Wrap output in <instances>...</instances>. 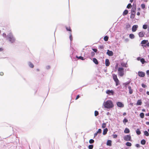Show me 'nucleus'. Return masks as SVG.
I'll list each match as a JSON object with an SVG mask.
<instances>
[{
	"instance_id": "obj_1",
	"label": "nucleus",
	"mask_w": 149,
	"mask_h": 149,
	"mask_svg": "<svg viewBox=\"0 0 149 149\" xmlns=\"http://www.w3.org/2000/svg\"><path fill=\"white\" fill-rule=\"evenodd\" d=\"M103 105L104 108L107 109H111L114 107L113 102L111 100H108L104 102L103 103Z\"/></svg>"
},
{
	"instance_id": "obj_2",
	"label": "nucleus",
	"mask_w": 149,
	"mask_h": 149,
	"mask_svg": "<svg viewBox=\"0 0 149 149\" xmlns=\"http://www.w3.org/2000/svg\"><path fill=\"white\" fill-rule=\"evenodd\" d=\"M7 37L9 39V41L11 42H13L15 40L14 37L11 33H10L8 35Z\"/></svg>"
},
{
	"instance_id": "obj_3",
	"label": "nucleus",
	"mask_w": 149,
	"mask_h": 149,
	"mask_svg": "<svg viewBox=\"0 0 149 149\" xmlns=\"http://www.w3.org/2000/svg\"><path fill=\"white\" fill-rule=\"evenodd\" d=\"M118 75L122 77L124 75V70L122 68H119L118 69Z\"/></svg>"
},
{
	"instance_id": "obj_4",
	"label": "nucleus",
	"mask_w": 149,
	"mask_h": 149,
	"mask_svg": "<svg viewBox=\"0 0 149 149\" xmlns=\"http://www.w3.org/2000/svg\"><path fill=\"white\" fill-rule=\"evenodd\" d=\"M113 78L116 83V85L117 86L119 84V81L117 78V76L116 74H113L112 75Z\"/></svg>"
},
{
	"instance_id": "obj_5",
	"label": "nucleus",
	"mask_w": 149,
	"mask_h": 149,
	"mask_svg": "<svg viewBox=\"0 0 149 149\" xmlns=\"http://www.w3.org/2000/svg\"><path fill=\"white\" fill-rule=\"evenodd\" d=\"M123 139L126 141H130L131 140V137L130 135H127L123 137Z\"/></svg>"
},
{
	"instance_id": "obj_6",
	"label": "nucleus",
	"mask_w": 149,
	"mask_h": 149,
	"mask_svg": "<svg viewBox=\"0 0 149 149\" xmlns=\"http://www.w3.org/2000/svg\"><path fill=\"white\" fill-rule=\"evenodd\" d=\"M116 104L118 107H124V104L122 102H118L116 103Z\"/></svg>"
},
{
	"instance_id": "obj_7",
	"label": "nucleus",
	"mask_w": 149,
	"mask_h": 149,
	"mask_svg": "<svg viewBox=\"0 0 149 149\" xmlns=\"http://www.w3.org/2000/svg\"><path fill=\"white\" fill-rule=\"evenodd\" d=\"M106 93L109 95H113L114 91L112 90H107L106 91Z\"/></svg>"
},
{
	"instance_id": "obj_8",
	"label": "nucleus",
	"mask_w": 149,
	"mask_h": 149,
	"mask_svg": "<svg viewBox=\"0 0 149 149\" xmlns=\"http://www.w3.org/2000/svg\"><path fill=\"white\" fill-rule=\"evenodd\" d=\"M138 27V26L137 25H134L133 26L132 29V31L133 32H135L136 31L137 28Z\"/></svg>"
},
{
	"instance_id": "obj_9",
	"label": "nucleus",
	"mask_w": 149,
	"mask_h": 149,
	"mask_svg": "<svg viewBox=\"0 0 149 149\" xmlns=\"http://www.w3.org/2000/svg\"><path fill=\"white\" fill-rule=\"evenodd\" d=\"M138 75L139 76L141 77H143L145 75V73L142 72H138Z\"/></svg>"
},
{
	"instance_id": "obj_10",
	"label": "nucleus",
	"mask_w": 149,
	"mask_h": 149,
	"mask_svg": "<svg viewBox=\"0 0 149 149\" xmlns=\"http://www.w3.org/2000/svg\"><path fill=\"white\" fill-rule=\"evenodd\" d=\"M107 55L109 56H112L113 55V53L112 51H110L109 50H107Z\"/></svg>"
},
{
	"instance_id": "obj_11",
	"label": "nucleus",
	"mask_w": 149,
	"mask_h": 149,
	"mask_svg": "<svg viewBox=\"0 0 149 149\" xmlns=\"http://www.w3.org/2000/svg\"><path fill=\"white\" fill-rule=\"evenodd\" d=\"M144 33L143 32L141 31L139 33V35L140 37H142L144 36Z\"/></svg>"
},
{
	"instance_id": "obj_12",
	"label": "nucleus",
	"mask_w": 149,
	"mask_h": 149,
	"mask_svg": "<svg viewBox=\"0 0 149 149\" xmlns=\"http://www.w3.org/2000/svg\"><path fill=\"white\" fill-rule=\"evenodd\" d=\"M105 65L106 66H109L110 64V63L108 59H107L105 60Z\"/></svg>"
},
{
	"instance_id": "obj_13",
	"label": "nucleus",
	"mask_w": 149,
	"mask_h": 149,
	"mask_svg": "<svg viewBox=\"0 0 149 149\" xmlns=\"http://www.w3.org/2000/svg\"><path fill=\"white\" fill-rule=\"evenodd\" d=\"M142 103L141 100H138L136 103V105L137 106L140 105Z\"/></svg>"
},
{
	"instance_id": "obj_14",
	"label": "nucleus",
	"mask_w": 149,
	"mask_h": 149,
	"mask_svg": "<svg viewBox=\"0 0 149 149\" xmlns=\"http://www.w3.org/2000/svg\"><path fill=\"white\" fill-rule=\"evenodd\" d=\"M108 130V129L107 128L104 129L103 130V135H105L107 133Z\"/></svg>"
},
{
	"instance_id": "obj_15",
	"label": "nucleus",
	"mask_w": 149,
	"mask_h": 149,
	"mask_svg": "<svg viewBox=\"0 0 149 149\" xmlns=\"http://www.w3.org/2000/svg\"><path fill=\"white\" fill-rule=\"evenodd\" d=\"M107 144L108 146H111V141L109 140L107 141Z\"/></svg>"
},
{
	"instance_id": "obj_16",
	"label": "nucleus",
	"mask_w": 149,
	"mask_h": 149,
	"mask_svg": "<svg viewBox=\"0 0 149 149\" xmlns=\"http://www.w3.org/2000/svg\"><path fill=\"white\" fill-rule=\"evenodd\" d=\"M130 132L129 129L127 128H125L124 130V132L125 133H128Z\"/></svg>"
},
{
	"instance_id": "obj_17",
	"label": "nucleus",
	"mask_w": 149,
	"mask_h": 149,
	"mask_svg": "<svg viewBox=\"0 0 149 149\" xmlns=\"http://www.w3.org/2000/svg\"><path fill=\"white\" fill-rule=\"evenodd\" d=\"M128 88L129 89V93L130 94H131L133 93L132 90L131 89V88L130 86H129L128 87Z\"/></svg>"
},
{
	"instance_id": "obj_18",
	"label": "nucleus",
	"mask_w": 149,
	"mask_h": 149,
	"mask_svg": "<svg viewBox=\"0 0 149 149\" xmlns=\"http://www.w3.org/2000/svg\"><path fill=\"white\" fill-rule=\"evenodd\" d=\"M93 62L96 64H97L98 63L97 59L95 58H93Z\"/></svg>"
},
{
	"instance_id": "obj_19",
	"label": "nucleus",
	"mask_w": 149,
	"mask_h": 149,
	"mask_svg": "<svg viewBox=\"0 0 149 149\" xmlns=\"http://www.w3.org/2000/svg\"><path fill=\"white\" fill-rule=\"evenodd\" d=\"M148 42V40H143L141 42V44H146Z\"/></svg>"
},
{
	"instance_id": "obj_20",
	"label": "nucleus",
	"mask_w": 149,
	"mask_h": 149,
	"mask_svg": "<svg viewBox=\"0 0 149 149\" xmlns=\"http://www.w3.org/2000/svg\"><path fill=\"white\" fill-rule=\"evenodd\" d=\"M136 133L138 135H140L141 134V132L139 129H137L136 131Z\"/></svg>"
},
{
	"instance_id": "obj_21",
	"label": "nucleus",
	"mask_w": 149,
	"mask_h": 149,
	"mask_svg": "<svg viewBox=\"0 0 149 149\" xmlns=\"http://www.w3.org/2000/svg\"><path fill=\"white\" fill-rule=\"evenodd\" d=\"M134 36L133 34H131L129 35V37L132 39L134 38Z\"/></svg>"
},
{
	"instance_id": "obj_22",
	"label": "nucleus",
	"mask_w": 149,
	"mask_h": 149,
	"mask_svg": "<svg viewBox=\"0 0 149 149\" xmlns=\"http://www.w3.org/2000/svg\"><path fill=\"white\" fill-rule=\"evenodd\" d=\"M136 10V8L135 7H133L132 8V9L131 10V12L132 13H135V12Z\"/></svg>"
},
{
	"instance_id": "obj_23",
	"label": "nucleus",
	"mask_w": 149,
	"mask_h": 149,
	"mask_svg": "<svg viewBox=\"0 0 149 149\" xmlns=\"http://www.w3.org/2000/svg\"><path fill=\"white\" fill-rule=\"evenodd\" d=\"M121 65L122 66H123L125 67H127V64L125 63H122L121 64Z\"/></svg>"
},
{
	"instance_id": "obj_24",
	"label": "nucleus",
	"mask_w": 149,
	"mask_h": 149,
	"mask_svg": "<svg viewBox=\"0 0 149 149\" xmlns=\"http://www.w3.org/2000/svg\"><path fill=\"white\" fill-rule=\"evenodd\" d=\"M140 116L141 118H143L144 117V115L143 113H141L140 114Z\"/></svg>"
},
{
	"instance_id": "obj_25",
	"label": "nucleus",
	"mask_w": 149,
	"mask_h": 149,
	"mask_svg": "<svg viewBox=\"0 0 149 149\" xmlns=\"http://www.w3.org/2000/svg\"><path fill=\"white\" fill-rule=\"evenodd\" d=\"M144 134L146 136H148L149 135L148 132L146 131H145L144 132Z\"/></svg>"
},
{
	"instance_id": "obj_26",
	"label": "nucleus",
	"mask_w": 149,
	"mask_h": 149,
	"mask_svg": "<svg viewBox=\"0 0 149 149\" xmlns=\"http://www.w3.org/2000/svg\"><path fill=\"white\" fill-rule=\"evenodd\" d=\"M141 143L142 145H144L146 143V141L145 140H142L141 141Z\"/></svg>"
},
{
	"instance_id": "obj_27",
	"label": "nucleus",
	"mask_w": 149,
	"mask_h": 149,
	"mask_svg": "<svg viewBox=\"0 0 149 149\" xmlns=\"http://www.w3.org/2000/svg\"><path fill=\"white\" fill-rule=\"evenodd\" d=\"M131 26L129 24H126L125 26V28L126 29L130 28Z\"/></svg>"
},
{
	"instance_id": "obj_28",
	"label": "nucleus",
	"mask_w": 149,
	"mask_h": 149,
	"mask_svg": "<svg viewBox=\"0 0 149 149\" xmlns=\"http://www.w3.org/2000/svg\"><path fill=\"white\" fill-rule=\"evenodd\" d=\"M128 13V11L127 10H125L123 13V15H126Z\"/></svg>"
},
{
	"instance_id": "obj_29",
	"label": "nucleus",
	"mask_w": 149,
	"mask_h": 149,
	"mask_svg": "<svg viewBox=\"0 0 149 149\" xmlns=\"http://www.w3.org/2000/svg\"><path fill=\"white\" fill-rule=\"evenodd\" d=\"M29 66L31 68H33V67H34V65H33V64L31 63V62H29Z\"/></svg>"
},
{
	"instance_id": "obj_30",
	"label": "nucleus",
	"mask_w": 149,
	"mask_h": 149,
	"mask_svg": "<svg viewBox=\"0 0 149 149\" xmlns=\"http://www.w3.org/2000/svg\"><path fill=\"white\" fill-rule=\"evenodd\" d=\"M140 61L143 64H144V63L146 62V61H145L144 59L143 58H142L141 59Z\"/></svg>"
},
{
	"instance_id": "obj_31",
	"label": "nucleus",
	"mask_w": 149,
	"mask_h": 149,
	"mask_svg": "<svg viewBox=\"0 0 149 149\" xmlns=\"http://www.w3.org/2000/svg\"><path fill=\"white\" fill-rule=\"evenodd\" d=\"M126 145L128 146H131V143L129 142H127L126 143Z\"/></svg>"
},
{
	"instance_id": "obj_32",
	"label": "nucleus",
	"mask_w": 149,
	"mask_h": 149,
	"mask_svg": "<svg viewBox=\"0 0 149 149\" xmlns=\"http://www.w3.org/2000/svg\"><path fill=\"white\" fill-rule=\"evenodd\" d=\"M106 124L105 123H103L102 125V128H104L106 126Z\"/></svg>"
},
{
	"instance_id": "obj_33",
	"label": "nucleus",
	"mask_w": 149,
	"mask_h": 149,
	"mask_svg": "<svg viewBox=\"0 0 149 149\" xmlns=\"http://www.w3.org/2000/svg\"><path fill=\"white\" fill-rule=\"evenodd\" d=\"M108 37L107 36H105L104 37V40L105 41H107L108 40Z\"/></svg>"
},
{
	"instance_id": "obj_34",
	"label": "nucleus",
	"mask_w": 149,
	"mask_h": 149,
	"mask_svg": "<svg viewBox=\"0 0 149 149\" xmlns=\"http://www.w3.org/2000/svg\"><path fill=\"white\" fill-rule=\"evenodd\" d=\"M98 114H99V113H98V111H95V116H97L98 115Z\"/></svg>"
},
{
	"instance_id": "obj_35",
	"label": "nucleus",
	"mask_w": 149,
	"mask_h": 149,
	"mask_svg": "<svg viewBox=\"0 0 149 149\" xmlns=\"http://www.w3.org/2000/svg\"><path fill=\"white\" fill-rule=\"evenodd\" d=\"M94 140L92 139H91L89 141V142L90 143H92L94 142Z\"/></svg>"
},
{
	"instance_id": "obj_36",
	"label": "nucleus",
	"mask_w": 149,
	"mask_h": 149,
	"mask_svg": "<svg viewBox=\"0 0 149 149\" xmlns=\"http://www.w3.org/2000/svg\"><path fill=\"white\" fill-rule=\"evenodd\" d=\"M76 57L78 59H81V60H84V59L83 58V57L82 56H79V57H78V56H76Z\"/></svg>"
},
{
	"instance_id": "obj_37",
	"label": "nucleus",
	"mask_w": 149,
	"mask_h": 149,
	"mask_svg": "<svg viewBox=\"0 0 149 149\" xmlns=\"http://www.w3.org/2000/svg\"><path fill=\"white\" fill-rule=\"evenodd\" d=\"M93 148V145H89L88 146V148L89 149H92Z\"/></svg>"
},
{
	"instance_id": "obj_38",
	"label": "nucleus",
	"mask_w": 149,
	"mask_h": 149,
	"mask_svg": "<svg viewBox=\"0 0 149 149\" xmlns=\"http://www.w3.org/2000/svg\"><path fill=\"white\" fill-rule=\"evenodd\" d=\"M132 6L131 4L130 3H129L127 6V7L128 8H130Z\"/></svg>"
},
{
	"instance_id": "obj_39",
	"label": "nucleus",
	"mask_w": 149,
	"mask_h": 149,
	"mask_svg": "<svg viewBox=\"0 0 149 149\" xmlns=\"http://www.w3.org/2000/svg\"><path fill=\"white\" fill-rule=\"evenodd\" d=\"M143 29H146L147 28V25H143Z\"/></svg>"
},
{
	"instance_id": "obj_40",
	"label": "nucleus",
	"mask_w": 149,
	"mask_h": 149,
	"mask_svg": "<svg viewBox=\"0 0 149 149\" xmlns=\"http://www.w3.org/2000/svg\"><path fill=\"white\" fill-rule=\"evenodd\" d=\"M102 132V130L101 129H99L97 132L98 134H100Z\"/></svg>"
},
{
	"instance_id": "obj_41",
	"label": "nucleus",
	"mask_w": 149,
	"mask_h": 149,
	"mask_svg": "<svg viewBox=\"0 0 149 149\" xmlns=\"http://www.w3.org/2000/svg\"><path fill=\"white\" fill-rule=\"evenodd\" d=\"M70 36L69 38H70V39L71 41L72 40V36L71 33V32H70Z\"/></svg>"
},
{
	"instance_id": "obj_42",
	"label": "nucleus",
	"mask_w": 149,
	"mask_h": 149,
	"mask_svg": "<svg viewBox=\"0 0 149 149\" xmlns=\"http://www.w3.org/2000/svg\"><path fill=\"white\" fill-rule=\"evenodd\" d=\"M127 122L128 120L126 118H125L123 120V122L124 123H125L126 122Z\"/></svg>"
},
{
	"instance_id": "obj_43",
	"label": "nucleus",
	"mask_w": 149,
	"mask_h": 149,
	"mask_svg": "<svg viewBox=\"0 0 149 149\" xmlns=\"http://www.w3.org/2000/svg\"><path fill=\"white\" fill-rule=\"evenodd\" d=\"M145 5L144 4H142L141 5V7L142 8L144 9L145 8Z\"/></svg>"
},
{
	"instance_id": "obj_44",
	"label": "nucleus",
	"mask_w": 149,
	"mask_h": 149,
	"mask_svg": "<svg viewBox=\"0 0 149 149\" xmlns=\"http://www.w3.org/2000/svg\"><path fill=\"white\" fill-rule=\"evenodd\" d=\"M66 29L67 31H71V29L70 28V27H66Z\"/></svg>"
},
{
	"instance_id": "obj_45",
	"label": "nucleus",
	"mask_w": 149,
	"mask_h": 149,
	"mask_svg": "<svg viewBox=\"0 0 149 149\" xmlns=\"http://www.w3.org/2000/svg\"><path fill=\"white\" fill-rule=\"evenodd\" d=\"M113 136L114 138H116L117 137V135L116 134H114L113 135Z\"/></svg>"
},
{
	"instance_id": "obj_46",
	"label": "nucleus",
	"mask_w": 149,
	"mask_h": 149,
	"mask_svg": "<svg viewBox=\"0 0 149 149\" xmlns=\"http://www.w3.org/2000/svg\"><path fill=\"white\" fill-rule=\"evenodd\" d=\"M141 85H142V87L144 88H145L146 87V86L143 84H142Z\"/></svg>"
},
{
	"instance_id": "obj_47",
	"label": "nucleus",
	"mask_w": 149,
	"mask_h": 149,
	"mask_svg": "<svg viewBox=\"0 0 149 149\" xmlns=\"http://www.w3.org/2000/svg\"><path fill=\"white\" fill-rule=\"evenodd\" d=\"M93 50L95 52H97V49H93Z\"/></svg>"
},
{
	"instance_id": "obj_48",
	"label": "nucleus",
	"mask_w": 149,
	"mask_h": 149,
	"mask_svg": "<svg viewBox=\"0 0 149 149\" xmlns=\"http://www.w3.org/2000/svg\"><path fill=\"white\" fill-rule=\"evenodd\" d=\"M2 36L3 37H5V38H6V34L5 33H3Z\"/></svg>"
},
{
	"instance_id": "obj_49",
	"label": "nucleus",
	"mask_w": 149,
	"mask_h": 149,
	"mask_svg": "<svg viewBox=\"0 0 149 149\" xmlns=\"http://www.w3.org/2000/svg\"><path fill=\"white\" fill-rule=\"evenodd\" d=\"M91 56H93L95 55V53L94 52H92L91 53Z\"/></svg>"
},
{
	"instance_id": "obj_50",
	"label": "nucleus",
	"mask_w": 149,
	"mask_h": 149,
	"mask_svg": "<svg viewBox=\"0 0 149 149\" xmlns=\"http://www.w3.org/2000/svg\"><path fill=\"white\" fill-rule=\"evenodd\" d=\"M146 74L149 76V70H147L146 71Z\"/></svg>"
},
{
	"instance_id": "obj_51",
	"label": "nucleus",
	"mask_w": 149,
	"mask_h": 149,
	"mask_svg": "<svg viewBox=\"0 0 149 149\" xmlns=\"http://www.w3.org/2000/svg\"><path fill=\"white\" fill-rule=\"evenodd\" d=\"M98 134V133H97V132H96V133H95L94 134V136L95 137V136H96L97 135V134Z\"/></svg>"
},
{
	"instance_id": "obj_52",
	"label": "nucleus",
	"mask_w": 149,
	"mask_h": 149,
	"mask_svg": "<svg viewBox=\"0 0 149 149\" xmlns=\"http://www.w3.org/2000/svg\"><path fill=\"white\" fill-rule=\"evenodd\" d=\"M99 48L101 49H102L103 48V46H100L99 47Z\"/></svg>"
},
{
	"instance_id": "obj_53",
	"label": "nucleus",
	"mask_w": 149,
	"mask_h": 149,
	"mask_svg": "<svg viewBox=\"0 0 149 149\" xmlns=\"http://www.w3.org/2000/svg\"><path fill=\"white\" fill-rule=\"evenodd\" d=\"M136 146L137 147H140V145L139 144H136Z\"/></svg>"
},
{
	"instance_id": "obj_54",
	"label": "nucleus",
	"mask_w": 149,
	"mask_h": 149,
	"mask_svg": "<svg viewBox=\"0 0 149 149\" xmlns=\"http://www.w3.org/2000/svg\"><path fill=\"white\" fill-rule=\"evenodd\" d=\"M3 72H0V75H1V76H2L3 75Z\"/></svg>"
},
{
	"instance_id": "obj_55",
	"label": "nucleus",
	"mask_w": 149,
	"mask_h": 149,
	"mask_svg": "<svg viewBox=\"0 0 149 149\" xmlns=\"http://www.w3.org/2000/svg\"><path fill=\"white\" fill-rule=\"evenodd\" d=\"M79 97V95H78L76 97V100H77Z\"/></svg>"
},
{
	"instance_id": "obj_56",
	"label": "nucleus",
	"mask_w": 149,
	"mask_h": 149,
	"mask_svg": "<svg viewBox=\"0 0 149 149\" xmlns=\"http://www.w3.org/2000/svg\"><path fill=\"white\" fill-rule=\"evenodd\" d=\"M146 46H147L149 47V42H148L146 43Z\"/></svg>"
},
{
	"instance_id": "obj_57",
	"label": "nucleus",
	"mask_w": 149,
	"mask_h": 149,
	"mask_svg": "<svg viewBox=\"0 0 149 149\" xmlns=\"http://www.w3.org/2000/svg\"><path fill=\"white\" fill-rule=\"evenodd\" d=\"M141 59H140V57H138L137 58V60L138 61H139V60H140Z\"/></svg>"
},
{
	"instance_id": "obj_58",
	"label": "nucleus",
	"mask_w": 149,
	"mask_h": 149,
	"mask_svg": "<svg viewBox=\"0 0 149 149\" xmlns=\"http://www.w3.org/2000/svg\"><path fill=\"white\" fill-rule=\"evenodd\" d=\"M146 124L147 125H149V122H146Z\"/></svg>"
},
{
	"instance_id": "obj_59",
	"label": "nucleus",
	"mask_w": 149,
	"mask_h": 149,
	"mask_svg": "<svg viewBox=\"0 0 149 149\" xmlns=\"http://www.w3.org/2000/svg\"><path fill=\"white\" fill-rule=\"evenodd\" d=\"M137 15H140V13L139 12H137Z\"/></svg>"
},
{
	"instance_id": "obj_60",
	"label": "nucleus",
	"mask_w": 149,
	"mask_h": 149,
	"mask_svg": "<svg viewBox=\"0 0 149 149\" xmlns=\"http://www.w3.org/2000/svg\"><path fill=\"white\" fill-rule=\"evenodd\" d=\"M125 41L126 42H127L129 41V39L127 38L125 39Z\"/></svg>"
},
{
	"instance_id": "obj_61",
	"label": "nucleus",
	"mask_w": 149,
	"mask_h": 149,
	"mask_svg": "<svg viewBox=\"0 0 149 149\" xmlns=\"http://www.w3.org/2000/svg\"><path fill=\"white\" fill-rule=\"evenodd\" d=\"M146 116H149V112L148 113L146 114Z\"/></svg>"
},
{
	"instance_id": "obj_62",
	"label": "nucleus",
	"mask_w": 149,
	"mask_h": 149,
	"mask_svg": "<svg viewBox=\"0 0 149 149\" xmlns=\"http://www.w3.org/2000/svg\"><path fill=\"white\" fill-rule=\"evenodd\" d=\"M142 111H143V112H145V111H146V110L145 109H142Z\"/></svg>"
},
{
	"instance_id": "obj_63",
	"label": "nucleus",
	"mask_w": 149,
	"mask_h": 149,
	"mask_svg": "<svg viewBox=\"0 0 149 149\" xmlns=\"http://www.w3.org/2000/svg\"><path fill=\"white\" fill-rule=\"evenodd\" d=\"M146 94H148V95H149V91H147L146 92Z\"/></svg>"
},
{
	"instance_id": "obj_64",
	"label": "nucleus",
	"mask_w": 149,
	"mask_h": 149,
	"mask_svg": "<svg viewBox=\"0 0 149 149\" xmlns=\"http://www.w3.org/2000/svg\"><path fill=\"white\" fill-rule=\"evenodd\" d=\"M109 114H110V113L109 112H108L107 113V115H109Z\"/></svg>"
}]
</instances>
